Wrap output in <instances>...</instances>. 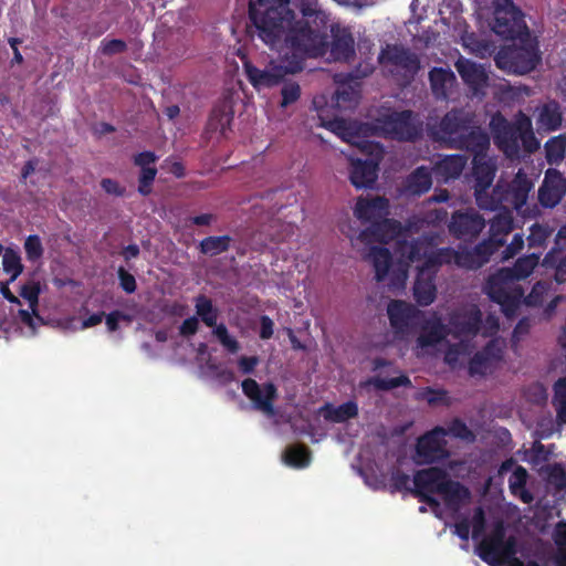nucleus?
Returning a JSON list of instances; mask_svg holds the SVG:
<instances>
[{"label":"nucleus","instance_id":"1","mask_svg":"<svg viewBox=\"0 0 566 566\" xmlns=\"http://www.w3.org/2000/svg\"><path fill=\"white\" fill-rule=\"evenodd\" d=\"M249 19L250 34L256 35L271 49L284 40L279 62L271 61L263 70L251 62L243 63L247 78L255 90L276 86L286 74L301 72L307 59L324 56L328 50L325 33L306 21H294L290 0H250Z\"/></svg>","mask_w":566,"mask_h":566},{"label":"nucleus","instance_id":"2","mask_svg":"<svg viewBox=\"0 0 566 566\" xmlns=\"http://www.w3.org/2000/svg\"><path fill=\"white\" fill-rule=\"evenodd\" d=\"M542 251L532 252L518 258L514 265L499 269L495 273L489 275L484 291L491 301L501 306L502 313L507 318L516 316L524 291L515 282L528 277L537 266Z\"/></svg>","mask_w":566,"mask_h":566},{"label":"nucleus","instance_id":"3","mask_svg":"<svg viewBox=\"0 0 566 566\" xmlns=\"http://www.w3.org/2000/svg\"><path fill=\"white\" fill-rule=\"evenodd\" d=\"M490 128L494 144L507 158H518L521 150L533 154L538 150L541 144L536 138L532 119L520 111L512 122L507 120L500 112L490 120Z\"/></svg>","mask_w":566,"mask_h":566},{"label":"nucleus","instance_id":"4","mask_svg":"<svg viewBox=\"0 0 566 566\" xmlns=\"http://www.w3.org/2000/svg\"><path fill=\"white\" fill-rule=\"evenodd\" d=\"M539 61L538 42L530 32L517 36L512 44L502 46L494 56L499 69L517 75L532 72Z\"/></svg>","mask_w":566,"mask_h":566},{"label":"nucleus","instance_id":"5","mask_svg":"<svg viewBox=\"0 0 566 566\" xmlns=\"http://www.w3.org/2000/svg\"><path fill=\"white\" fill-rule=\"evenodd\" d=\"M422 122L410 111H394L377 117L366 130L373 135L398 142H416L422 135Z\"/></svg>","mask_w":566,"mask_h":566},{"label":"nucleus","instance_id":"6","mask_svg":"<svg viewBox=\"0 0 566 566\" xmlns=\"http://www.w3.org/2000/svg\"><path fill=\"white\" fill-rule=\"evenodd\" d=\"M532 188V180L523 169H518L510 182L497 181L491 192L492 208H485L484 210L494 211L500 208L521 210L526 205Z\"/></svg>","mask_w":566,"mask_h":566},{"label":"nucleus","instance_id":"7","mask_svg":"<svg viewBox=\"0 0 566 566\" xmlns=\"http://www.w3.org/2000/svg\"><path fill=\"white\" fill-rule=\"evenodd\" d=\"M359 148L369 158L350 160L349 179L357 189L373 188L378 177L379 164L384 158L385 150L381 144L370 140H363Z\"/></svg>","mask_w":566,"mask_h":566},{"label":"nucleus","instance_id":"8","mask_svg":"<svg viewBox=\"0 0 566 566\" xmlns=\"http://www.w3.org/2000/svg\"><path fill=\"white\" fill-rule=\"evenodd\" d=\"M491 27L495 34L512 41L530 32L523 11L512 0H494Z\"/></svg>","mask_w":566,"mask_h":566},{"label":"nucleus","instance_id":"9","mask_svg":"<svg viewBox=\"0 0 566 566\" xmlns=\"http://www.w3.org/2000/svg\"><path fill=\"white\" fill-rule=\"evenodd\" d=\"M387 315L394 334L399 339H406L415 334L424 318L422 311L401 300L388 303Z\"/></svg>","mask_w":566,"mask_h":566},{"label":"nucleus","instance_id":"10","mask_svg":"<svg viewBox=\"0 0 566 566\" xmlns=\"http://www.w3.org/2000/svg\"><path fill=\"white\" fill-rule=\"evenodd\" d=\"M473 123V115L462 108L447 112L437 125L430 126V136L436 142L444 143L449 148Z\"/></svg>","mask_w":566,"mask_h":566},{"label":"nucleus","instance_id":"11","mask_svg":"<svg viewBox=\"0 0 566 566\" xmlns=\"http://www.w3.org/2000/svg\"><path fill=\"white\" fill-rule=\"evenodd\" d=\"M448 476V472L439 467L416 471L412 495L430 507L439 506V501L433 495L440 493Z\"/></svg>","mask_w":566,"mask_h":566},{"label":"nucleus","instance_id":"12","mask_svg":"<svg viewBox=\"0 0 566 566\" xmlns=\"http://www.w3.org/2000/svg\"><path fill=\"white\" fill-rule=\"evenodd\" d=\"M496 165L492 158L484 156L473 157L472 175L474 178V197L481 209L492 208V198L489 189L493 184Z\"/></svg>","mask_w":566,"mask_h":566},{"label":"nucleus","instance_id":"13","mask_svg":"<svg viewBox=\"0 0 566 566\" xmlns=\"http://www.w3.org/2000/svg\"><path fill=\"white\" fill-rule=\"evenodd\" d=\"M418 272L413 284V297L418 305L428 306L436 300V275L440 269L436 258L430 255L426 262L418 265Z\"/></svg>","mask_w":566,"mask_h":566},{"label":"nucleus","instance_id":"14","mask_svg":"<svg viewBox=\"0 0 566 566\" xmlns=\"http://www.w3.org/2000/svg\"><path fill=\"white\" fill-rule=\"evenodd\" d=\"M378 62L382 65H391L395 70L402 71V74L410 78H412L421 67L419 56L399 44H387L382 48L378 55Z\"/></svg>","mask_w":566,"mask_h":566},{"label":"nucleus","instance_id":"15","mask_svg":"<svg viewBox=\"0 0 566 566\" xmlns=\"http://www.w3.org/2000/svg\"><path fill=\"white\" fill-rule=\"evenodd\" d=\"M450 334L455 338L475 337L482 326V312L476 304L453 311L449 315Z\"/></svg>","mask_w":566,"mask_h":566},{"label":"nucleus","instance_id":"16","mask_svg":"<svg viewBox=\"0 0 566 566\" xmlns=\"http://www.w3.org/2000/svg\"><path fill=\"white\" fill-rule=\"evenodd\" d=\"M444 428L437 426L422 434L416 444V453L423 463H434L449 457L446 449Z\"/></svg>","mask_w":566,"mask_h":566},{"label":"nucleus","instance_id":"17","mask_svg":"<svg viewBox=\"0 0 566 566\" xmlns=\"http://www.w3.org/2000/svg\"><path fill=\"white\" fill-rule=\"evenodd\" d=\"M449 232L457 239L471 240L479 237L485 228V219L470 209L455 211L448 224Z\"/></svg>","mask_w":566,"mask_h":566},{"label":"nucleus","instance_id":"18","mask_svg":"<svg viewBox=\"0 0 566 566\" xmlns=\"http://www.w3.org/2000/svg\"><path fill=\"white\" fill-rule=\"evenodd\" d=\"M243 394L253 402L256 410L268 416L274 415V400L277 389L273 382H266L262 387L252 378H247L241 384Z\"/></svg>","mask_w":566,"mask_h":566},{"label":"nucleus","instance_id":"19","mask_svg":"<svg viewBox=\"0 0 566 566\" xmlns=\"http://www.w3.org/2000/svg\"><path fill=\"white\" fill-rule=\"evenodd\" d=\"M566 195V178L556 169H548L538 189V201L544 208L556 207Z\"/></svg>","mask_w":566,"mask_h":566},{"label":"nucleus","instance_id":"20","mask_svg":"<svg viewBox=\"0 0 566 566\" xmlns=\"http://www.w3.org/2000/svg\"><path fill=\"white\" fill-rule=\"evenodd\" d=\"M402 231L403 227L400 221L384 217L363 230L359 234V239L367 243L377 242L387 244L397 239Z\"/></svg>","mask_w":566,"mask_h":566},{"label":"nucleus","instance_id":"21","mask_svg":"<svg viewBox=\"0 0 566 566\" xmlns=\"http://www.w3.org/2000/svg\"><path fill=\"white\" fill-rule=\"evenodd\" d=\"M452 148L468 151L473 157L484 156L490 148V136L484 129L472 123L470 128L455 139Z\"/></svg>","mask_w":566,"mask_h":566},{"label":"nucleus","instance_id":"22","mask_svg":"<svg viewBox=\"0 0 566 566\" xmlns=\"http://www.w3.org/2000/svg\"><path fill=\"white\" fill-rule=\"evenodd\" d=\"M354 214L360 221L373 224L389 214V200L380 196L371 199L360 197L356 202Z\"/></svg>","mask_w":566,"mask_h":566},{"label":"nucleus","instance_id":"23","mask_svg":"<svg viewBox=\"0 0 566 566\" xmlns=\"http://www.w3.org/2000/svg\"><path fill=\"white\" fill-rule=\"evenodd\" d=\"M505 530L497 525L491 535L482 539L478 546L479 557L491 566H497L503 560V538Z\"/></svg>","mask_w":566,"mask_h":566},{"label":"nucleus","instance_id":"24","mask_svg":"<svg viewBox=\"0 0 566 566\" xmlns=\"http://www.w3.org/2000/svg\"><path fill=\"white\" fill-rule=\"evenodd\" d=\"M433 256L437 263L443 264H455L459 268L468 270H478L481 268V261L476 260V253L472 250L455 251L452 248H440L437 249Z\"/></svg>","mask_w":566,"mask_h":566},{"label":"nucleus","instance_id":"25","mask_svg":"<svg viewBox=\"0 0 566 566\" xmlns=\"http://www.w3.org/2000/svg\"><path fill=\"white\" fill-rule=\"evenodd\" d=\"M331 56L334 61L349 62L355 57V39L346 29L332 30Z\"/></svg>","mask_w":566,"mask_h":566},{"label":"nucleus","instance_id":"26","mask_svg":"<svg viewBox=\"0 0 566 566\" xmlns=\"http://www.w3.org/2000/svg\"><path fill=\"white\" fill-rule=\"evenodd\" d=\"M234 112L230 101H219L212 108L207 123V132H219L222 137H227L233 120Z\"/></svg>","mask_w":566,"mask_h":566},{"label":"nucleus","instance_id":"27","mask_svg":"<svg viewBox=\"0 0 566 566\" xmlns=\"http://www.w3.org/2000/svg\"><path fill=\"white\" fill-rule=\"evenodd\" d=\"M432 187V171L426 166L417 167L402 182V193L420 197Z\"/></svg>","mask_w":566,"mask_h":566},{"label":"nucleus","instance_id":"28","mask_svg":"<svg viewBox=\"0 0 566 566\" xmlns=\"http://www.w3.org/2000/svg\"><path fill=\"white\" fill-rule=\"evenodd\" d=\"M468 157L461 154L447 155L439 159L432 171L438 180L448 182L451 179H457L461 176Z\"/></svg>","mask_w":566,"mask_h":566},{"label":"nucleus","instance_id":"29","mask_svg":"<svg viewBox=\"0 0 566 566\" xmlns=\"http://www.w3.org/2000/svg\"><path fill=\"white\" fill-rule=\"evenodd\" d=\"M501 359L500 349L493 342L488 343L481 350L476 352L469 361V374L471 376H485L494 363Z\"/></svg>","mask_w":566,"mask_h":566},{"label":"nucleus","instance_id":"30","mask_svg":"<svg viewBox=\"0 0 566 566\" xmlns=\"http://www.w3.org/2000/svg\"><path fill=\"white\" fill-rule=\"evenodd\" d=\"M419 328L421 333L417 338V346L420 348L436 346L449 334L447 326L439 317L432 319L423 318Z\"/></svg>","mask_w":566,"mask_h":566},{"label":"nucleus","instance_id":"31","mask_svg":"<svg viewBox=\"0 0 566 566\" xmlns=\"http://www.w3.org/2000/svg\"><path fill=\"white\" fill-rule=\"evenodd\" d=\"M455 69L462 81L474 92L486 84L488 75L484 69L471 60L460 57L455 62Z\"/></svg>","mask_w":566,"mask_h":566},{"label":"nucleus","instance_id":"32","mask_svg":"<svg viewBox=\"0 0 566 566\" xmlns=\"http://www.w3.org/2000/svg\"><path fill=\"white\" fill-rule=\"evenodd\" d=\"M439 495H441L446 506L452 511H459L471 497L470 490L459 481L450 479V476L444 481Z\"/></svg>","mask_w":566,"mask_h":566},{"label":"nucleus","instance_id":"33","mask_svg":"<svg viewBox=\"0 0 566 566\" xmlns=\"http://www.w3.org/2000/svg\"><path fill=\"white\" fill-rule=\"evenodd\" d=\"M397 251L409 262H426L427 259L434 254L437 249H432L426 239H413L412 241L398 240Z\"/></svg>","mask_w":566,"mask_h":566},{"label":"nucleus","instance_id":"34","mask_svg":"<svg viewBox=\"0 0 566 566\" xmlns=\"http://www.w3.org/2000/svg\"><path fill=\"white\" fill-rule=\"evenodd\" d=\"M455 81L454 73L449 69L433 67L429 72V82L432 93L438 98H447L448 91Z\"/></svg>","mask_w":566,"mask_h":566},{"label":"nucleus","instance_id":"35","mask_svg":"<svg viewBox=\"0 0 566 566\" xmlns=\"http://www.w3.org/2000/svg\"><path fill=\"white\" fill-rule=\"evenodd\" d=\"M325 420L342 423L358 416V405L354 400L346 401L337 407L326 403L323 408Z\"/></svg>","mask_w":566,"mask_h":566},{"label":"nucleus","instance_id":"36","mask_svg":"<svg viewBox=\"0 0 566 566\" xmlns=\"http://www.w3.org/2000/svg\"><path fill=\"white\" fill-rule=\"evenodd\" d=\"M369 258L375 269V279L377 282H382L388 275L392 256L389 249L385 247H371Z\"/></svg>","mask_w":566,"mask_h":566},{"label":"nucleus","instance_id":"37","mask_svg":"<svg viewBox=\"0 0 566 566\" xmlns=\"http://www.w3.org/2000/svg\"><path fill=\"white\" fill-rule=\"evenodd\" d=\"M527 471L525 468L517 465L509 479V488L513 495L521 499L525 504L533 501V495L526 490Z\"/></svg>","mask_w":566,"mask_h":566},{"label":"nucleus","instance_id":"38","mask_svg":"<svg viewBox=\"0 0 566 566\" xmlns=\"http://www.w3.org/2000/svg\"><path fill=\"white\" fill-rule=\"evenodd\" d=\"M232 238L224 235H209L199 242L198 250L203 255L214 256L227 252L231 247Z\"/></svg>","mask_w":566,"mask_h":566},{"label":"nucleus","instance_id":"39","mask_svg":"<svg viewBox=\"0 0 566 566\" xmlns=\"http://www.w3.org/2000/svg\"><path fill=\"white\" fill-rule=\"evenodd\" d=\"M196 314L208 326L214 327L219 318V310L212 301L203 294L195 298Z\"/></svg>","mask_w":566,"mask_h":566},{"label":"nucleus","instance_id":"40","mask_svg":"<svg viewBox=\"0 0 566 566\" xmlns=\"http://www.w3.org/2000/svg\"><path fill=\"white\" fill-rule=\"evenodd\" d=\"M363 387L373 386L377 390L389 391L398 387H412V382L407 375L401 374L398 377L384 379L378 376L368 378L361 382Z\"/></svg>","mask_w":566,"mask_h":566},{"label":"nucleus","instance_id":"41","mask_svg":"<svg viewBox=\"0 0 566 566\" xmlns=\"http://www.w3.org/2000/svg\"><path fill=\"white\" fill-rule=\"evenodd\" d=\"M553 232L554 229L548 224L534 223L530 228V234L527 237L528 248L539 249V251L544 250Z\"/></svg>","mask_w":566,"mask_h":566},{"label":"nucleus","instance_id":"42","mask_svg":"<svg viewBox=\"0 0 566 566\" xmlns=\"http://www.w3.org/2000/svg\"><path fill=\"white\" fill-rule=\"evenodd\" d=\"M545 156L549 164H558L566 153V137L563 135L549 138L545 143Z\"/></svg>","mask_w":566,"mask_h":566},{"label":"nucleus","instance_id":"43","mask_svg":"<svg viewBox=\"0 0 566 566\" xmlns=\"http://www.w3.org/2000/svg\"><path fill=\"white\" fill-rule=\"evenodd\" d=\"M286 464L294 468H305L310 464L311 452L306 446L290 447L284 453Z\"/></svg>","mask_w":566,"mask_h":566},{"label":"nucleus","instance_id":"44","mask_svg":"<svg viewBox=\"0 0 566 566\" xmlns=\"http://www.w3.org/2000/svg\"><path fill=\"white\" fill-rule=\"evenodd\" d=\"M2 266L7 274H10V282H14L23 271L21 256L12 249H7L2 255Z\"/></svg>","mask_w":566,"mask_h":566},{"label":"nucleus","instance_id":"45","mask_svg":"<svg viewBox=\"0 0 566 566\" xmlns=\"http://www.w3.org/2000/svg\"><path fill=\"white\" fill-rule=\"evenodd\" d=\"M41 293V285L39 281L31 280L23 284L20 290V295L28 301L30 310L38 315L39 296Z\"/></svg>","mask_w":566,"mask_h":566},{"label":"nucleus","instance_id":"46","mask_svg":"<svg viewBox=\"0 0 566 566\" xmlns=\"http://www.w3.org/2000/svg\"><path fill=\"white\" fill-rule=\"evenodd\" d=\"M503 213H497L490 223V231L493 237L505 235L513 229V218L509 209Z\"/></svg>","mask_w":566,"mask_h":566},{"label":"nucleus","instance_id":"47","mask_svg":"<svg viewBox=\"0 0 566 566\" xmlns=\"http://www.w3.org/2000/svg\"><path fill=\"white\" fill-rule=\"evenodd\" d=\"M444 432L446 436H451L470 442L474 441L475 439V436L472 432V430L467 426V423L463 420L459 418L453 419L449 423L448 428H444Z\"/></svg>","mask_w":566,"mask_h":566},{"label":"nucleus","instance_id":"48","mask_svg":"<svg viewBox=\"0 0 566 566\" xmlns=\"http://www.w3.org/2000/svg\"><path fill=\"white\" fill-rule=\"evenodd\" d=\"M547 482L557 491L566 490V470L559 463L548 465L546 469Z\"/></svg>","mask_w":566,"mask_h":566},{"label":"nucleus","instance_id":"49","mask_svg":"<svg viewBox=\"0 0 566 566\" xmlns=\"http://www.w3.org/2000/svg\"><path fill=\"white\" fill-rule=\"evenodd\" d=\"M157 176V168L156 167H145L140 168V172L138 176V192L146 197L151 193L153 191V184L155 181V178Z\"/></svg>","mask_w":566,"mask_h":566},{"label":"nucleus","instance_id":"50","mask_svg":"<svg viewBox=\"0 0 566 566\" xmlns=\"http://www.w3.org/2000/svg\"><path fill=\"white\" fill-rule=\"evenodd\" d=\"M24 251L27 259L31 262H35L42 258L44 249L38 234L27 237L24 241Z\"/></svg>","mask_w":566,"mask_h":566},{"label":"nucleus","instance_id":"51","mask_svg":"<svg viewBox=\"0 0 566 566\" xmlns=\"http://www.w3.org/2000/svg\"><path fill=\"white\" fill-rule=\"evenodd\" d=\"M539 122L551 130L557 129L562 124V115L557 107L546 105L539 114Z\"/></svg>","mask_w":566,"mask_h":566},{"label":"nucleus","instance_id":"52","mask_svg":"<svg viewBox=\"0 0 566 566\" xmlns=\"http://www.w3.org/2000/svg\"><path fill=\"white\" fill-rule=\"evenodd\" d=\"M281 106L286 107L295 103L301 96V87L296 82H286L281 88Z\"/></svg>","mask_w":566,"mask_h":566},{"label":"nucleus","instance_id":"53","mask_svg":"<svg viewBox=\"0 0 566 566\" xmlns=\"http://www.w3.org/2000/svg\"><path fill=\"white\" fill-rule=\"evenodd\" d=\"M127 50V44L124 40L120 39H104L101 42V52L104 55L112 56L115 54L124 53Z\"/></svg>","mask_w":566,"mask_h":566},{"label":"nucleus","instance_id":"54","mask_svg":"<svg viewBox=\"0 0 566 566\" xmlns=\"http://www.w3.org/2000/svg\"><path fill=\"white\" fill-rule=\"evenodd\" d=\"M447 397V391L441 389H433L427 387L417 394V399L426 400L430 406L443 402Z\"/></svg>","mask_w":566,"mask_h":566},{"label":"nucleus","instance_id":"55","mask_svg":"<svg viewBox=\"0 0 566 566\" xmlns=\"http://www.w3.org/2000/svg\"><path fill=\"white\" fill-rule=\"evenodd\" d=\"M470 524L472 526V537L474 539L479 538L484 533L486 526L485 513L481 506L474 509Z\"/></svg>","mask_w":566,"mask_h":566},{"label":"nucleus","instance_id":"56","mask_svg":"<svg viewBox=\"0 0 566 566\" xmlns=\"http://www.w3.org/2000/svg\"><path fill=\"white\" fill-rule=\"evenodd\" d=\"M410 478L408 474L397 470L391 473L390 488L392 492L407 491L412 494V488L409 486Z\"/></svg>","mask_w":566,"mask_h":566},{"label":"nucleus","instance_id":"57","mask_svg":"<svg viewBox=\"0 0 566 566\" xmlns=\"http://www.w3.org/2000/svg\"><path fill=\"white\" fill-rule=\"evenodd\" d=\"M547 290H548V284L546 282H543V281L536 282L533 285L532 291L525 298V302L528 305H534V306L541 305L544 301V294H546Z\"/></svg>","mask_w":566,"mask_h":566},{"label":"nucleus","instance_id":"58","mask_svg":"<svg viewBox=\"0 0 566 566\" xmlns=\"http://www.w3.org/2000/svg\"><path fill=\"white\" fill-rule=\"evenodd\" d=\"M117 276L119 280V286L127 294H132L137 289L136 279L125 268L119 266L117 270Z\"/></svg>","mask_w":566,"mask_h":566},{"label":"nucleus","instance_id":"59","mask_svg":"<svg viewBox=\"0 0 566 566\" xmlns=\"http://www.w3.org/2000/svg\"><path fill=\"white\" fill-rule=\"evenodd\" d=\"M524 247V238L522 233H515L511 243L503 251V260L514 258Z\"/></svg>","mask_w":566,"mask_h":566},{"label":"nucleus","instance_id":"60","mask_svg":"<svg viewBox=\"0 0 566 566\" xmlns=\"http://www.w3.org/2000/svg\"><path fill=\"white\" fill-rule=\"evenodd\" d=\"M101 187L106 193L116 197H124L126 193V188L112 178H103L101 180Z\"/></svg>","mask_w":566,"mask_h":566},{"label":"nucleus","instance_id":"61","mask_svg":"<svg viewBox=\"0 0 566 566\" xmlns=\"http://www.w3.org/2000/svg\"><path fill=\"white\" fill-rule=\"evenodd\" d=\"M335 98L338 105L352 104L357 102V92L353 90L350 86H342L337 88L335 93Z\"/></svg>","mask_w":566,"mask_h":566},{"label":"nucleus","instance_id":"62","mask_svg":"<svg viewBox=\"0 0 566 566\" xmlns=\"http://www.w3.org/2000/svg\"><path fill=\"white\" fill-rule=\"evenodd\" d=\"M157 159H158V156L154 151L146 150V151H142V153H138L137 155H135L133 161H134L135 166H137L139 168H145V167H153L151 165H155Z\"/></svg>","mask_w":566,"mask_h":566},{"label":"nucleus","instance_id":"63","mask_svg":"<svg viewBox=\"0 0 566 566\" xmlns=\"http://www.w3.org/2000/svg\"><path fill=\"white\" fill-rule=\"evenodd\" d=\"M329 126L334 133L346 142H350V138L354 137V134L350 132V128L344 119H335L329 123Z\"/></svg>","mask_w":566,"mask_h":566},{"label":"nucleus","instance_id":"64","mask_svg":"<svg viewBox=\"0 0 566 566\" xmlns=\"http://www.w3.org/2000/svg\"><path fill=\"white\" fill-rule=\"evenodd\" d=\"M199 329V321L197 316L186 318L179 326V334L182 337L193 336Z\"/></svg>","mask_w":566,"mask_h":566}]
</instances>
